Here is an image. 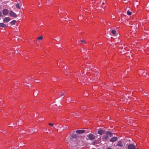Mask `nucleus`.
I'll return each instance as SVG.
<instances>
[{
	"instance_id": "f257e3e1",
	"label": "nucleus",
	"mask_w": 149,
	"mask_h": 149,
	"mask_svg": "<svg viewBox=\"0 0 149 149\" xmlns=\"http://www.w3.org/2000/svg\"><path fill=\"white\" fill-rule=\"evenodd\" d=\"M87 137L88 139H89L91 140H94L95 139V136L92 134H89L87 135Z\"/></svg>"
},
{
	"instance_id": "f03ea898",
	"label": "nucleus",
	"mask_w": 149,
	"mask_h": 149,
	"mask_svg": "<svg viewBox=\"0 0 149 149\" xmlns=\"http://www.w3.org/2000/svg\"><path fill=\"white\" fill-rule=\"evenodd\" d=\"M123 141L122 140H121L118 142L117 144L116 145V146H119V147H122L123 146Z\"/></svg>"
},
{
	"instance_id": "7ed1b4c3",
	"label": "nucleus",
	"mask_w": 149,
	"mask_h": 149,
	"mask_svg": "<svg viewBox=\"0 0 149 149\" xmlns=\"http://www.w3.org/2000/svg\"><path fill=\"white\" fill-rule=\"evenodd\" d=\"M9 15L12 17H17V15L16 14L12 11H10Z\"/></svg>"
},
{
	"instance_id": "20e7f679",
	"label": "nucleus",
	"mask_w": 149,
	"mask_h": 149,
	"mask_svg": "<svg viewBox=\"0 0 149 149\" xmlns=\"http://www.w3.org/2000/svg\"><path fill=\"white\" fill-rule=\"evenodd\" d=\"M135 146L133 144H130L128 145V149H136Z\"/></svg>"
},
{
	"instance_id": "39448f33",
	"label": "nucleus",
	"mask_w": 149,
	"mask_h": 149,
	"mask_svg": "<svg viewBox=\"0 0 149 149\" xmlns=\"http://www.w3.org/2000/svg\"><path fill=\"white\" fill-rule=\"evenodd\" d=\"M3 14L4 15H7L8 13V10L6 9H3L2 11Z\"/></svg>"
},
{
	"instance_id": "423d86ee",
	"label": "nucleus",
	"mask_w": 149,
	"mask_h": 149,
	"mask_svg": "<svg viewBox=\"0 0 149 149\" xmlns=\"http://www.w3.org/2000/svg\"><path fill=\"white\" fill-rule=\"evenodd\" d=\"M104 131L101 129H99L97 131V133L100 135H102L104 133Z\"/></svg>"
},
{
	"instance_id": "0eeeda50",
	"label": "nucleus",
	"mask_w": 149,
	"mask_h": 149,
	"mask_svg": "<svg viewBox=\"0 0 149 149\" xmlns=\"http://www.w3.org/2000/svg\"><path fill=\"white\" fill-rule=\"evenodd\" d=\"M10 19L9 17H6L3 20V22H8L10 20Z\"/></svg>"
},
{
	"instance_id": "6e6552de",
	"label": "nucleus",
	"mask_w": 149,
	"mask_h": 149,
	"mask_svg": "<svg viewBox=\"0 0 149 149\" xmlns=\"http://www.w3.org/2000/svg\"><path fill=\"white\" fill-rule=\"evenodd\" d=\"M85 132L84 130H79L76 131V133L78 134H80L84 133Z\"/></svg>"
},
{
	"instance_id": "1a4fd4ad",
	"label": "nucleus",
	"mask_w": 149,
	"mask_h": 149,
	"mask_svg": "<svg viewBox=\"0 0 149 149\" xmlns=\"http://www.w3.org/2000/svg\"><path fill=\"white\" fill-rule=\"evenodd\" d=\"M118 138L116 137H114L112 138L110 140V141L111 142H114L117 141Z\"/></svg>"
},
{
	"instance_id": "9d476101",
	"label": "nucleus",
	"mask_w": 149,
	"mask_h": 149,
	"mask_svg": "<svg viewBox=\"0 0 149 149\" xmlns=\"http://www.w3.org/2000/svg\"><path fill=\"white\" fill-rule=\"evenodd\" d=\"M106 134L107 135H109L110 137L112 136V133L109 131H107L106 132Z\"/></svg>"
},
{
	"instance_id": "9b49d317",
	"label": "nucleus",
	"mask_w": 149,
	"mask_h": 149,
	"mask_svg": "<svg viewBox=\"0 0 149 149\" xmlns=\"http://www.w3.org/2000/svg\"><path fill=\"white\" fill-rule=\"evenodd\" d=\"M30 132L31 133H33L34 132H36V130L34 128H31V130H30Z\"/></svg>"
},
{
	"instance_id": "f8f14e48",
	"label": "nucleus",
	"mask_w": 149,
	"mask_h": 149,
	"mask_svg": "<svg viewBox=\"0 0 149 149\" xmlns=\"http://www.w3.org/2000/svg\"><path fill=\"white\" fill-rule=\"evenodd\" d=\"M6 26V25L3 23H0V26L2 27H5Z\"/></svg>"
},
{
	"instance_id": "ddd939ff",
	"label": "nucleus",
	"mask_w": 149,
	"mask_h": 149,
	"mask_svg": "<svg viewBox=\"0 0 149 149\" xmlns=\"http://www.w3.org/2000/svg\"><path fill=\"white\" fill-rule=\"evenodd\" d=\"M71 137L72 139H75L77 137V136L76 134H73L72 135Z\"/></svg>"
},
{
	"instance_id": "4468645a",
	"label": "nucleus",
	"mask_w": 149,
	"mask_h": 149,
	"mask_svg": "<svg viewBox=\"0 0 149 149\" xmlns=\"http://www.w3.org/2000/svg\"><path fill=\"white\" fill-rule=\"evenodd\" d=\"M15 22H16V21L14 20H13L12 21H11L10 22V23L12 25H14L15 24Z\"/></svg>"
},
{
	"instance_id": "2eb2a0df",
	"label": "nucleus",
	"mask_w": 149,
	"mask_h": 149,
	"mask_svg": "<svg viewBox=\"0 0 149 149\" xmlns=\"http://www.w3.org/2000/svg\"><path fill=\"white\" fill-rule=\"evenodd\" d=\"M43 39V36H40L37 38V40H42Z\"/></svg>"
},
{
	"instance_id": "dca6fc26",
	"label": "nucleus",
	"mask_w": 149,
	"mask_h": 149,
	"mask_svg": "<svg viewBox=\"0 0 149 149\" xmlns=\"http://www.w3.org/2000/svg\"><path fill=\"white\" fill-rule=\"evenodd\" d=\"M111 33L113 35H115L116 33V31L115 30H113L111 31Z\"/></svg>"
},
{
	"instance_id": "f3484780",
	"label": "nucleus",
	"mask_w": 149,
	"mask_h": 149,
	"mask_svg": "<svg viewBox=\"0 0 149 149\" xmlns=\"http://www.w3.org/2000/svg\"><path fill=\"white\" fill-rule=\"evenodd\" d=\"M127 13L128 15H131L132 14V13L131 12H130L129 10H128L127 11Z\"/></svg>"
},
{
	"instance_id": "a211bd4d",
	"label": "nucleus",
	"mask_w": 149,
	"mask_h": 149,
	"mask_svg": "<svg viewBox=\"0 0 149 149\" xmlns=\"http://www.w3.org/2000/svg\"><path fill=\"white\" fill-rule=\"evenodd\" d=\"M73 115L75 117L78 116H79V114L77 113H75L74 114H73Z\"/></svg>"
},
{
	"instance_id": "6ab92c4d",
	"label": "nucleus",
	"mask_w": 149,
	"mask_h": 149,
	"mask_svg": "<svg viewBox=\"0 0 149 149\" xmlns=\"http://www.w3.org/2000/svg\"><path fill=\"white\" fill-rule=\"evenodd\" d=\"M19 3H18L17 4H16V7L17 8L20 9V7L19 6Z\"/></svg>"
},
{
	"instance_id": "aec40b11",
	"label": "nucleus",
	"mask_w": 149,
	"mask_h": 149,
	"mask_svg": "<svg viewBox=\"0 0 149 149\" xmlns=\"http://www.w3.org/2000/svg\"><path fill=\"white\" fill-rule=\"evenodd\" d=\"M66 101L68 102H70L71 101V98L70 97H68Z\"/></svg>"
},
{
	"instance_id": "412c9836",
	"label": "nucleus",
	"mask_w": 149,
	"mask_h": 149,
	"mask_svg": "<svg viewBox=\"0 0 149 149\" xmlns=\"http://www.w3.org/2000/svg\"><path fill=\"white\" fill-rule=\"evenodd\" d=\"M104 138L106 140H107L109 139L108 136L107 135L104 136Z\"/></svg>"
},
{
	"instance_id": "4be33fe9",
	"label": "nucleus",
	"mask_w": 149,
	"mask_h": 149,
	"mask_svg": "<svg viewBox=\"0 0 149 149\" xmlns=\"http://www.w3.org/2000/svg\"><path fill=\"white\" fill-rule=\"evenodd\" d=\"M147 73L145 72H142V75L144 76H146V75L147 74Z\"/></svg>"
},
{
	"instance_id": "5701e85b",
	"label": "nucleus",
	"mask_w": 149,
	"mask_h": 149,
	"mask_svg": "<svg viewBox=\"0 0 149 149\" xmlns=\"http://www.w3.org/2000/svg\"><path fill=\"white\" fill-rule=\"evenodd\" d=\"M80 41L83 43L84 44L86 42V41L85 40H81Z\"/></svg>"
},
{
	"instance_id": "b1692460",
	"label": "nucleus",
	"mask_w": 149,
	"mask_h": 149,
	"mask_svg": "<svg viewBox=\"0 0 149 149\" xmlns=\"http://www.w3.org/2000/svg\"><path fill=\"white\" fill-rule=\"evenodd\" d=\"M34 96H37L38 95V93L37 92H36V93H35L34 92Z\"/></svg>"
},
{
	"instance_id": "393cba45",
	"label": "nucleus",
	"mask_w": 149,
	"mask_h": 149,
	"mask_svg": "<svg viewBox=\"0 0 149 149\" xmlns=\"http://www.w3.org/2000/svg\"><path fill=\"white\" fill-rule=\"evenodd\" d=\"M23 144H24V143H23L22 142H21L20 143V144H19V145L20 146V147H22V146H23Z\"/></svg>"
},
{
	"instance_id": "a878e982",
	"label": "nucleus",
	"mask_w": 149,
	"mask_h": 149,
	"mask_svg": "<svg viewBox=\"0 0 149 149\" xmlns=\"http://www.w3.org/2000/svg\"><path fill=\"white\" fill-rule=\"evenodd\" d=\"M61 97H64L65 94L64 93H62L61 94Z\"/></svg>"
},
{
	"instance_id": "bb28decb",
	"label": "nucleus",
	"mask_w": 149,
	"mask_h": 149,
	"mask_svg": "<svg viewBox=\"0 0 149 149\" xmlns=\"http://www.w3.org/2000/svg\"><path fill=\"white\" fill-rule=\"evenodd\" d=\"M49 125L51 126H53L54 125V124H53L51 123H49Z\"/></svg>"
},
{
	"instance_id": "cd10ccee",
	"label": "nucleus",
	"mask_w": 149,
	"mask_h": 149,
	"mask_svg": "<svg viewBox=\"0 0 149 149\" xmlns=\"http://www.w3.org/2000/svg\"><path fill=\"white\" fill-rule=\"evenodd\" d=\"M2 16V13L1 12H0V16L1 17Z\"/></svg>"
},
{
	"instance_id": "c85d7f7f",
	"label": "nucleus",
	"mask_w": 149,
	"mask_h": 149,
	"mask_svg": "<svg viewBox=\"0 0 149 149\" xmlns=\"http://www.w3.org/2000/svg\"><path fill=\"white\" fill-rule=\"evenodd\" d=\"M107 149H112L111 147H109V148H107Z\"/></svg>"
},
{
	"instance_id": "c756f323",
	"label": "nucleus",
	"mask_w": 149,
	"mask_h": 149,
	"mask_svg": "<svg viewBox=\"0 0 149 149\" xmlns=\"http://www.w3.org/2000/svg\"><path fill=\"white\" fill-rule=\"evenodd\" d=\"M55 40L56 41H58H58H59L60 40L59 39H57V40L56 39H55Z\"/></svg>"
},
{
	"instance_id": "7c9ffc66",
	"label": "nucleus",
	"mask_w": 149,
	"mask_h": 149,
	"mask_svg": "<svg viewBox=\"0 0 149 149\" xmlns=\"http://www.w3.org/2000/svg\"><path fill=\"white\" fill-rule=\"evenodd\" d=\"M102 4H103V5H104V3H102Z\"/></svg>"
},
{
	"instance_id": "2f4dec72",
	"label": "nucleus",
	"mask_w": 149,
	"mask_h": 149,
	"mask_svg": "<svg viewBox=\"0 0 149 149\" xmlns=\"http://www.w3.org/2000/svg\"><path fill=\"white\" fill-rule=\"evenodd\" d=\"M35 82H38V81H35Z\"/></svg>"
},
{
	"instance_id": "473e14b6",
	"label": "nucleus",
	"mask_w": 149,
	"mask_h": 149,
	"mask_svg": "<svg viewBox=\"0 0 149 149\" xmlns=\"http://www.w3.org/2000/svg\"><path fill=\"white\" fill-rule=\"evenodd\" d=\"M68 138L66 139V140L67 141Z\"/></svg>"
},
{
	"instance_id": "72a5a7b5",
	"label": "nucleus",
	"mask_w": 149,
	"mask_h": 149,
	"mask_svg": "<svg viewBox=\"0 0 149 149\" xmlns=\"http://www.w3.org/2000/svg\"><path fill=\"white\" fill-rule=\"evenodd\" d=\"M31 78H33V77H31Z\"/></svg>"
},
{
	"instance_id": "f704fd0d",
	"label": "nucleus",
	"mask_w": 149,
	"mask_h": 149,
	"mask_svg": "<svg viewBox=\"0 0 149 149\" xmlns=\"http://www.w3.org/2000/svg\"><path fill=\"white\" fill-rule=\"evenodd\" d=\"M31 78H33V77H31Z\"/></svg>"
}]
</instances>
